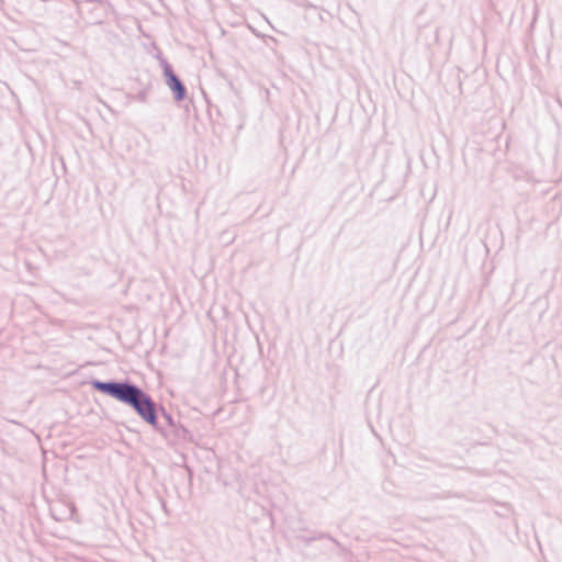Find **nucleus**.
<instances>
[{
	"label": "nucleus",
	"mask_w": 562,
	"mask_h": 562,
	"mask_svg": "<svg viewBox=\"0 0 562 562\" xmlns=\"http://www.w3.org/2000/svg\"><path fill=\"white\" fill-rule=\"evenodd\" d=\"M164 76L167 86L173 93L175 100L178 102L184 100L187 98V88L168 63L164 65Z\"/></svg>",
	"instance_id": "obj_2"
},
{
	"label": "nucleus",
	"mask_w": 562,
	"mask_h": 562,
	"mask_svg": "<svg viewBox=\"0 0 562 562\" xmlns=\"http://www.w3.org/2000/svg\"><path fill=\"white\" fill-rule=\"evenodd\" d=\"M323 538H326V539H329L331 540L333 542H335L336 544H339L338 541H336L333 537H330L328 533H319L317 537H313L312 540H315V539H323Z\"/></svg>",
	"instance_id": "obj_3"
},
{
	"label": "nucleus",
	"mask_w": 562,
	"mask_h": 562,
	"mask_svg": "<svg viewBox=\"0 0 562 562\" xmlns=\"http://www.w3.org/2000/svg\"><path fill=\"white\" fill-rule=\"evenodd\" d=\"M88 2H102V0H87Z\"/></svg>",
	"instance_id": "obj_4"
},
{
	"label": "nucleus",
	"mask_w": 562,
	"mask_h": 562,
	"mask_svg": "<svg viewBox=\"0 0 562 562\" xmlns=\"http://www.w3.org/2000/svg\"><path fill=\"white\" fill-rule=\"evenodd\" d=\"M90 385L93 390L132 407L145 423L160 434H165V427L158 420L159 412L167 426L172 428L176 425L171 414L166 412L162 406H158L148 393L130 380L101 381L92 379Z\"/></svg>",
	"instance_id": "obj_1"
}]
</instances>
